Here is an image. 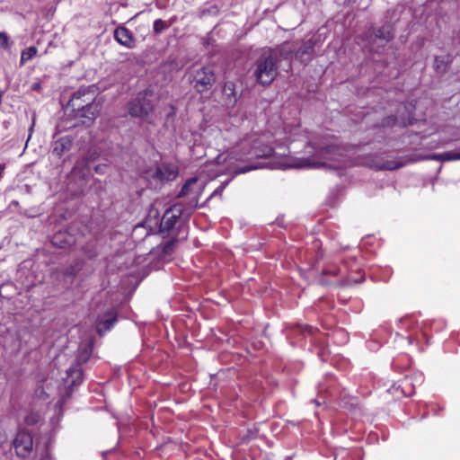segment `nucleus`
<instances>
[{"instance_id":"f257e3e1","label":"nucleus","mask_w":460,"mask_h":460,"mask_svg":"<svg viewBox=\"0 0 460 460\" xmlns=\"http://www.w3.org/2000/svg\"><path fill=\"white\" fill-rule=\"evenodd\" d=\"M314 153L311 156L292 158L287 166L290 168H340L347 165L346 157L350 151L346 146L336 145L312 146Z\"/></svg>"},{"instance_id":"f03ea898","label":"nucleus","mask_w":460,"mask_h":460,"mask_svg":"<svg viewBox=\"0 0 460 460\" xmlns=\"http://www.w3.org/2000/svg\"><path fill=\"white\" fill-rule=\"evenodd\" d=\"M300 137L306 138L299 125H285L282 128L276 130L271 137L263 135L255 140L249 154L257 157H268L274 153L285 155V150L282 151V149Z\"/></svg>"},{"instance_id":"7ed1b4c3","label":"nucleus","mask_w":460,"mask_h":460,"mask_svg":"<svg viewBox=\"0 0 460 460\" xmlns=\"http://www.w3.org/2000/svg\"><path fill=\"white\" fill-rule=\"evenodd\" d=\"M68 104L75 111V117L84 119V124L93 122L101 111L100 102L95 101V93L90 89H80L75 92Z\"/></svg>"},{"instance_id":"20e7f679","label":"nucleus","mask_w":460,"mask_h":460,"mask_svg":"<svg viewBox=\"0 0 460 460\" xmlns=\"http://www.w3.org/2000/svg\"><path fill=\"white\" fill-rule=\"evenodd\" d=\"M278 58L271 50L264 51L256 62L255 76L257 81L265 85L270 84L278 75Z\"/></svg>"},{"instance_id":"39448f33","label":"nucleus","mask_w":460,"mask_h":460,"mask_svg":"<svg viewBox=\"0 0 460 460\" xmlns=\"http://www.w3.org/2000/svg\"><path fill=\"white\" fill-rule=\"evenodd\" d=\"M91 354L92 349L87 345L78 349L75 363L66 370V382H70L72 385H75L81 382V366L88 361Z\"/></svg>"},{"instance_id":"423d86ee","label":"nucleus","mask_w":460,"mask_h":460,"mask_svg":"<svg viewBox=\"0 0 460 460\" xmlns=\"http://www.w3.org/2000/svg\"><path fill=\"white\" fill-rule=\"evenodd\" d=\"M216 82V75L211 66H202L197 69L192 75L193 88L199 93L208 92Z\"/></svg>"},{"instance_id":"0eeeda50","label":"nucleus","mask_w":460,"mask_h":460,"mask_svg":"<svg viewBox=\"0 0 460 460\" xmlns=\"http://www.w3.org/2000/svg\"><path fill=\"white\" fill-rule=\"evenodd\" d=\"M197 202V198H195V205L191 208H184L181 204H175L170 209L166 210L161 220V230L170 231L174 226L177 218L180 217H182L185 219L189 218L193 208L196 207Z\"/></svg>"},{"instance_id":"6e6552de","label":"nucleus","mask_w":460,"mask_h":460,"mask_svg":"<svg viewBox=\"0 0 460 460\" xmlns=\"http://www.w3.org/2000/svg\"><path fill=\"white\" fill-rule=\"evenodd\" d=\"M154 106L152 102L146 96H139L132 100L128 104V113L132 117L145 119L153 111Z\"/></svg>"},{"instance_id":"1a4fd4ad","label":"nucleus","mask_w":460,"mask_h":460,"mask_svg":"<svg viewBox=\"0 0 460 460\" xmlns=\"http://www.w3.org/2000/svg\"><path fill=\"white\" fill-rule=\"evenodd\" d=\"M13 447L19 457H27L32 451V437L31 436L30 433L25 431H21L17 433L13 440Z\"/></svg>"},{"instance_id":"9d476101","label":"nucleus","mask_w":460,"mask_h":460,"mask_svg":"<svg viewBox=\"0 0 460 460\" xmlns=\"http://www.w3.org/2000/svg\"><path fill=\"white\" fill-rule=\"evenodd\" d=\"M178 170L172 164H161L157 166L154 177L161 182L172 181L176 178Z\"/></svg>"},{"instance_id":"9b49d317","label":"nucleus","mask_w":460,"mask_h":460,"mask_svg":"<svg viewBox=\"0 0 460 460\" xmlns=\"http://www.w3.org/2000/svg\"><path fill=\"white\" fill-rule=\"evenodd\" d=\"M114 38L120 45L128 49H132L135 45L132 32L124 26H119L114 31Z\"/></svg>"},{"instance_id":"f8f14e48","label":"nucleus","mask_w":460,"mask_h":460,"mask_svg":"<svg viewBox=\"0 0 460 460\" xmlns=\"http://www.w3.org/2000/svg\"><path fill=\"white\" fill-rule=\"evenodd\" d=\"M73 145V139L69 136H64L57 140H55L52 144V154L57 156H61L66 152L69 151Z\"/></svg>"},{"instance_id":"ddd939ff","label":"nucleus","mask_w":460,"mask_h":460,"mask_svg":"<svg viewBox=\"0 0 460 460\" xmlns=\"http://www.w3.org/2000/svg\"><path fill=\"white\" fill-rule=\"evenodd\" d=\"M51 243L54 246L66 248L75 243V239L67 232L60 231L53 235Z\"/></svg>"},{"instance_id":"4468645a","label":"nucleus","mask_w":460,"mask_h":460,"mask_svg":"<svg viewBox=\"0 0 460 460\" xmlns=\"http://www.w3.org/2000/svg\"><path fill=\"white\" fill-rule=\"evenodd\" d=\"M375 39L379 40L384 46L394 38V29L391 24H385L374 31Z\"/></svg>"},{"instance_id":"2eb2a0df","label":"nucleus","mask_w":460,"mask_h":460,"mask_svg":"<svg viewBox=\"0 0 460 460\" xmlns=\"http://www.w3.org/2000/svg\"><path fill=\"white\" fill-rule=\"evenodd\" d=\"M223 95L227 106H234L237 102L235 84L233 82H226L223 87Z\"/></svg>"},{"instance_id":"dca6fc26","label":"nucleus","mask_w":460,"mask_h":460,"mask_svg":"<svg viewBox=\"0 0 460 460\" xmlns=\"http://www.w3.org/2000/svg\"><path fill=\"white\" fill-rule=\"evenodd\" d=\"M314 50V44L311 40L303 44V46L296 52V57L301 60V62H307L310 60Z\"/></svg>"},{"instance_id":"f3484780","label":"nucleus","mask_w":460,"mask_h":460,"mask_svg":"<svg viewBox=\"0 0 460 460\" xmlns=\"http://www.w3.org/2000/svg\"><path fill=\"white\" fill-rule=\"evenodd\" d=\"M412 123V118L411 114H408L407 117L402 115L400 117H394L390 116L386 118L383 123L384 126H393L395 124L401 125V126H406L407 124Z\"/></svg>"},{"instance_id":"a211bd4d","label":"nucleus","mask_w":460,"mask_h":460,"mask_svg":"<svg viewBox=\"0 0 460 460\" xmlns=\"http://www.w3.org/2000/svg\"><path fill=\"white\" fill-rule=\"evenodd\" d=\"M431 159L440 162H449L460 160V152L447 151L441 154H436L431 156Z\"/></svg>"},{"instance_id":"6ab92c4d","label":"nucleus","mask_w":460,"mask_h":460,"mask_svg":"<svg viewBox=\"0 0 460 460\" xmlns=\"http://www.w3.org/2000/svg\"><path fill=\"white\" fill-rule=\"evenodd\" d=\"M110 317L102 321L100 323V325H102V327H99L98 328V332L99 333H102V329L106 332V331H109L114 324V323L116 322L117 320V317H116V314L113 313V312H111L109 314Z\"/></svg>"},{"instance_id":"aec40b11","label":"nucleus","mask_w":460,"mask_h":460,"mask_svg":"<svg viewBox=\"0 0 460 460\" xmlns=\"http://www.w3.org/2000/svg\"><path fill=\"white\" fill-rule=\"evenodd\" d=\"M37 49L35 47H30L26 50L22 51L21 56V63L23 64L26 61L32 59L37 55Z\"/></svg>"},{"instance_id":"412c9836","label":"nucleus","mask_w":460,"mask_h":460,"mask_svg":"<svg viewBox=\"0 0 460 460\" xmlns=\"http://www.w3.org/2000/svg\"><path fill=\"white\" fill-rule=\"evenodd\" d=\"M197 182L196 178H191L186 181V183L183 185L181 191L180 193V196L188 195L190 190V187Z\"/></svg>"},{"instance_id":"4be33fe9","label":"nucleus","mask_w":460,"mask_h":460,"mask_svg":"<svg viewBox=\"0 0 460 460\" xmlns=\"http://www.w3.org/2000/svg\"><path fill=\"white\" fill-rule=\"evenodd\" d=\"M434 66L437 71L441 72L446 68V62L443 58L436 57L434 59Z\"/></svg>"},{"instance_id":"5701e85b","label":"nucleus","mask_w":460,"mask_h":460,"mask_svg":"<svg viewBox=\"0 0 460 460\" xmlns=\"http://www.w3.org/2000/svg\"><path fill=\"white\" fill-rule=\"evenodd\" d=\"M164 28L165 24L162 19H157L154 22L153 30L156 34L161 33Z\"/></svg>"},{"instance_id":"b1692460","label":"nucleus","mask_w":460,"mask_h":460,"mask_svg":"<svg viewBox=\"0 0 460 460\" xmlns=\"http://www.w3.org/2000/svg\"><path fill=\"white\" fill-rule=\"evenodd\" d=\"M9 38L5 32H0V46L3 49H7L9 46Z\"/></svg>"},{"instance_id":"393cba45","label":"nucleus","mask_w":460,"mask_h":460,"mask_svg":"<svg viewBox=\"0 0 460 460\" xmlns=\"http://www.w3.org/2000/svg\"><path fill=\"white\" fill-rule=\"evenodd\" d=\"M260 166L258 165H248V166H244V167H239V168H236L235 169V172L240 174V173H245L247 172H250L252 170H255L257 168H259Z\"/></svg>"},{"instance_id":"a878e982","label":"nucleus","mask_w":460,"mask_h":460,"mask_svg":"<svg viewBox=\"0 0 460 460\" xmlns=\"http://www.w3.org/2000/svg\"><path fill=\"white\" fill-rule=\"evenodd\" d=\"M103 167L104 166H102V165H97L94 170L98 173H102L103 172Z\"/></svg>"},{"instance_id":"bb28decb","label":"nucleus","mask_w":460,"mask_h":460,"mask_svg":"<svg viewBox=\"0 0 460 460\" xmlns=\"http://www.w3.org/2000/svg\"><path fill=\"white\" fill-rule=\"evenodd\" d=\"M5 169L4 164H0V179L3 177L4 171Z\"/></svg>"},{"instance_id":"cd10ccee","label":"nucleus","mask_w":460,"mask_h":460,"mask_svg":"<svg viewBox=\"0 0 460 460\" xmlns=\"http://www.w3.org/2000/svg\"><path fill=\"white\" fill-rule=\"evenodd\" d=\"M40 87V84H36L33 85V89H38Z\"/></svg>"},{"instance_id":"c85d7f7f","label":"nucleus","mask_w":460,"mask_h":460,"mask_svg":"<svg viewBox=\"0 0 460 460\" xmlns=\"http://www.w3.org/2000/svg\"><path fill=\"white\" fill-rule=\"evenodd\" d=\"M84 97L81 98V103L85 104V102H84Z\"/></svg>"}]
</instances>
